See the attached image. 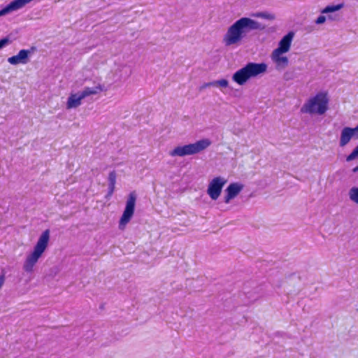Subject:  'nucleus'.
Wrapping results in <instances>:
<instances>
[{"mask_svg":"<svg viewBox=\"0 0 358 358\" xmlns=\"http://www.w3.org/2000/svg\"><path fill=\"white\" fill-rule=\"evenodd\" d=\"M114 249H117V251L116 252H114V253L117 255H120V252H122V250L119 247H117V248H113Z\"/></svg>","mask_w":358,"mask_h":358,"instance_id":"30","label":"nucleus"},{"mask_svg":"<svg viewBox=\"0 0 358 358\" xmlns=\"http://www.w3.org/2000/svg\"><path fill=\"white\" fill-rule=\"evenodd\" d=\"M329 99L324 92H319L308 99L301 108V112L308 114L323 115L328 109Z\"/></svg>","mask_w":358,"mask_h":358,"instance_id":"1","label":"nucleus"},{"mask_svg":"<svg viewBox=\"0 0 358 358\" xmlns=\"http://www.w3.org/2000/svg\"><path fill=\"white\" fill-rule=\"evenodd\" d=\"M246 31V17H243L230 26L224 36L223 42L226 46L237 45L243 38Z\"/></svg>","mask_w":358,"mask_h":358,"instance_id":"2","label":"nucleus"},{"mask_svg":"<svg viewBox=\"0 0 358 358\" xmlns=\"http://www.w3.org/2000/svg\"><path fill=\"white\" fill-rule=\"evenodd\" d=\"M284 78L287 80L291 78L289 73L287 72L284 74Z\"/></svg>","mask_w":358,"mask_h":358,"instance_id":"31","label":"nucleus"},{"mask_svg":"<svg viewBox=\"0 0 358 358\" xmlns=\"http://www.w3.org/2000/svg\"><path fill=\"white\" fill-rule=\"evenodd\" d=\"M358 157V145L352 150V152L347 157V162H350Z\"/></svg>","mask_w":358,"mask_h":358,"instance_id":"23","label":"nucleus"},{"mask_svg":"<svg viewBox=\"0 0 358 358\" xmlns=\"http://www.w3.org/2000/svg\"><path fill=\"white\" fill-rule=\"evenodd\" d=\"M210 144L211 141L209 139L203 138L194 143L177 146L169 152V155L171 157H184L186 155H195L206 149Z\"/></svg>","mask_w":358,"mask_h":358,"instance_id":"3","label":"nucleus"},{"mask_svg":"<svg viewBox=\"0 0 358 358\" xmlns=\"http://www.w3.org/2000/svg\"><path fill=\"white\" fill-rule=\"evenodd\" d=\"M284 52H278L277 51H273L271 55V59L275 64L278 69H284L288 66L289 60L285 56H282Z\"/></svg>","mask_w":358,"mask_h":358,"instance_id":"13","label":"nucleus"},{"mask_svg":"<svg viewBox=\"0 0 358 358\" xmlns=\"http://www.w3.org/2000/svg\"><path fill=\"white\" fill-rule=\"evenodd\" d=\"M226 182L227 180L222 177H216L210 182L207 193L213 200L218 199Z\"/></svg>","mask_w":358,"mask_h":358,"instance_id":"7","label":"nucleus"},{"mask_svg":"<svg viewBox=\"0 0 358 358\" xmlns=\"http://www.w3.org/2000/svg\"><path fill=\"white\" fill-rule=\"evenodd\" d=\"M214 87H221L226 88L229 87V82L227 79L214 80Z\"/></svg>","mask_w":358,"mask_h":358,"instance_id":"22","label":"nucleus"},{"mask_svg":"<svg viewBox=\"0 0 358 358\" xmlns=\"http://www.w3.org/2000/svg\"><path fill=\"white\" fill-rule=\"evenodd\" d=\"M36 50L35 46H31L30 49H22L19 51L18 54L12 56L8 59V62L12 65H17L19 64H26L29 61V57Z\"/></svg>","mask_w":358,"mask_h":358,"instance_id":"8","label":"nucleus"},{"mask_svg":"<svg viewBox=\"0 0 358 358\" xmlns=\"http://www.w3.org/2000/svg\"><path fill=\"white\" fill-rule=\"evenodd\" d=\"M101 90V85L96 86L95 87H85L81 92H78L76 94H71L67 100L66 108L68 109L76 108L81 104L82 99L85 97L96 94L99 91Z\"/></svg>","mask_w":358,"mask_h":358,"instance_id":"4","label":"nucleus"},{"mask_svg":"<svg viewBox=\"0 0 358 358\" xmlns=\"http://www.w3.org/2000/svg\"><path fill=\"white\" fill-rule=\"evenodd\" d=\"M117 174L115 171H112L108 174V188L106 197H110L113 195L115 190V185L116 182Z\"/></svg>","mask_w":358,"mask_h":358,"instance_id":"15","label":"nucleus"},{"mask_svg":"<svg viewBox=\"0 0 358 358\" xmlns=\"http://www.w3.org/2000/svg\"><path fill=\"white\" fill-rule=\"evenodd\" d=\"M325 21H326V17L324 15H320L317 18L315 22H316V24H320L324 23Z\"/></svg>","mask_w":358,"mask_h":358,"instance_id":"26","label":"nucleus"},{"mask_svg":"<svg viewBox=\"0 0 358 358\" xmlns=\"http://www.w3.org/2000/svg\"><path fill=\"white\" fill-rule=\"evenodd\" d=\"M48 248H34V250L27 254L26 259L24 262L22 268L27 273H31L34 271V267L42 257Z\"/></svg>","mask_w":358,"mask_h":358,"instance_id":"6","label":"nucleus"},{"mask_svg":"<svg viewBox=\"0 0 358 358\" xmlns=\"http://www.w3.org/2000/svg\"><path fill=\"white\" fill-rule=\"evenodd\" d=\"M155 251L152 248H149L148 250H143L138 255V261L145 264H149L151 262L150 256L155 255Z\"/></svg>","mask_w":358,"mask_h":358,"instance_id":"16","label":"nucleus"},{"mask_svg":"<svg viewBox=\"0 0 358 358\" xmlns=\"http://www.w3.org/2000/svg\"><path fill=\"white\" fill-rule=\"evenodd\" d=\"M5 280V277L3 274L0 275V289L1 288Z\"/></svg>","mask_w":358,"mask_h":358,"instance_id":"29","label":"nucleus"},{"mask_svg":"<svg viewBox=\"0 0 358 358\" xmlns=\"http://www.w3.org/2000/svg\"><path fill=\"white\" fill-rule=\"evenodd\" d=\"M214 87V81L206 83L200 87V90H202L206 87Z\"/></svg>","mask_w":358,"mask_h":358,"instance_id":"27","label":"nucleus"},{"mask_svg":"<svg viewBox=\"0 0 358 358\" xmlns=\"http://www.w3.org/2000/svg\"><path fill=\"white\" fill-rule=\"evenodd\" d=\"M328 18L331 20H334L336 19V17L331 15H329Z\"/></svg>","mask_w":358,"mask_h":358,"instance_id":"32","label":"nucleus"},{"mask_svg":"<svg viewBox=\"0 0 358 358\" xmlns=\"http://www.w3.org/2000/svg\"><path fill=\"white\" fill-rule=\"evenodd\" d=\"M250 16L255 17H262L266 20H274L275 15L266 12H257L250 14Z\"/></svg>","mask_w":358,"mask_h":358,"instance_id":"21","label":"nucleus"},{"mask_svg":"<svg viewBox=\"0 0 358 358\" xmlns=\"http://www.w3.org/2000/svg\"><path fill=\"white\" fill-rule=\"evenodd\" d=\"M343 3H339L337 5H329L322 10V13L328 14L330 13H334L341 9L343 7Z\"/></svg>","mask_w":358,"mask_h":358,"instance_id":"19","label":"nucleus"},{"mask_svg":"<svg viewBox=\"0 0 358 358\" xmlns=\"http://www.w3.org/2000/svg\"><path fill=\"white\" fill-rule=\"evenodd\" d=\"M353 138L358 139V124L355 128L345 127L341 130L339 139L340 147H345Z\"/></svg>","mask_w":358,"mask_h":358,"instance_id":"9","label":"nucleus"},{"mask_svg":"<svg viewBox=\"0 0 358 358\" xmlns=\"http://www.w3.org/2000/svg\"><path fill=\"white\" fill-rule=\"evenodd\" d=\"M231 89V94L234 96H236V97H239L242 95L243 94V92L242 90H239V89H235L234 87H230Z\"/></svg>","mask_w":358,"mask_h":358,"instance_id":"25","label":"nucleus"},{"mask_svg":"<svg viewBox=\"0 0 358 358\" xmlns=\"http://www.w3.org/2000/svg\"><path fill=\"white\" fill-rule=\"evenodd\" d=\"M50 239V230H45L40 236L38 241L35 246H48Z\"/></svg>","mask_w":358,"mask_h":358,"instance_id":"17","label":"nucleus"},{"mask_svg":"<svg viewBox=\"0 0 358 358\" xmlns=\"http://www.w3.org/2000/svg\"><path fill=\"white\" fill-rule=\"evenodd\" d=\"M11 42L8 37H4L0 39V50Z\"/></svg>","mask_w":358,"mask_h":358,"instance_id":"24","label":"nucleus"},{"mask_svg":"<svg viewBox=\"0 0 358 358\" xmlns=\"http://www.w3.org/2000/svg\"><path fill=\"white\" fill-rule=\"evenodd\" d=\"M265 28V25L255 21L252 19L248 18V30L249 29H264Z\"/></svg>","mask_w":358,"mask_h":358,"instance_id":"18","label":"nucleus"},{"mask_svg":"<svg viewBox=\"0 0 358 358\" xmlns=\"http://www.w3.org/2000/svg\"><path fill=\"white\" fill-rule=\"evenodd\" d=\"M353 172L354 173H357L358 172V165L353 169Z\"/></svg>","mask_w":358,"mask_h":358,"instance_id":"33","label":"nucleus"},{"mask_svg":"<svg viewBox=\"0 0 358 358\" xmlns=\"http://www.w3.org/2000/svg\"><path fill=\"white\" fill-rule=\"evenodd\" d=\"M266 69L267 64L265 63H248V79L264 73Z\"/></svg>","mask_w":358,"mask_h":358,"instance_id":"10","label":"nucleus"},{"mask_svg":"<svg viewBox=\"0 0 358 358\" xmlns=\"http://www.w3.org/2000/svg\"><path fill=\"white\" fill-rule=\"evenodd\" d=\"M136 201V194L132 192L129 194L126 202V206L119 222V228L123 229L124 226L131 220L135 210Z\"/></svg>","mask_w":358,"mask_h":358,"instance_id":"5","label":"nucleus"},{"mask_svg":"<svg viewBox=\"0 0 358 358\" xmlns=\"http://www.w3.org/2000/svg\"><path fill=\"white\" fill-rule=\"evenodd\" d=\"M232 80L239 85L246 84V65L233 74Z\"/></svg>","mask_w":358,"mask_h":358,"instance_id":"14","label":"nucleus"},{"mask_svg":"<svg viewBox=\"0 0 358 358\" xmlns=\"http://www.w3.org/2000/svg\"><path fill=\"white\" fill-rule=\"evenodd\" d=\"M348 196L352 202L358 204V187H352L349 189Z\"/></svg>","mask_w":358,"mask_h":358,"instance_id":"20","label":"nucleus"},{"mask_svg":"<svg viewBox=\"0 0 358 358\" xmlns=\"http://www.w3.org/2000/svg\"><path fill=\"white\" fill-rule=\"evenodd\" d=\"M243 188V185L236 182L231 183L225 189L226 196L224 197V202L228 203L240 193Z\"/></svg>","mask_w":358,"mask_h":358,"instance_id":"11","label":"nucleus"},{"mask_svg":"<svg viewBox=\"0 0 358 358\" xmlns=\"http://www.w3.org/2000/svg\"><path fill=\"white\" fill-rule=\"evenodd\" d=\"M293 37L294 33L292 31L289 32L287 34L282 37V38L279 42L278 48L275 49L273 51L284 53L287 52L289 50Z\"/></svg>","mask_w":358,"mask_h":358,"instance_id":"12","label":"nucleus"},{"mask_svg":"<svg viewBox=\"0 0 358 358\" xmlns=\"http://www.w3.org/2000/svg\"><path fill=\"white\" fill-rule=\"evenodd\" d=\"M59 271V269L57 267H53L50 269V275H52V276H55L57 275V273H58Z\"/></svg>","mask_w":358,"mask_h":358,"instance_id":"28","label":"nucleus"}]
</instances>
